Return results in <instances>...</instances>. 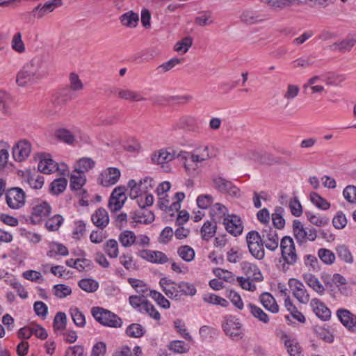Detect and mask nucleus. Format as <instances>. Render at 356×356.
Masks as SVG:
<instances>
[{
    "label": "nucleus",
    "mask_w": 356,
    "mask_h": 356,
    "mask_svg": "<svg viewBox=\"0 0 356 356\" xmlns=\"http://www.w3.org/2000/svg\"><path fill=\"white\" fill-rule=\"evenodd\" d=\"M49 72L47 60L42 57H35L17 72L15 83L19 87H30L36 84Z\"/></svg>",
    "instance_id": "nucleus-1"
},
{
    "label": "nucleus",
    "mask_w": 356,
    "mask_h": 356,
    "mask_svg": "<svg viewBox=\"0 0 356 356\" xmlns=\"http://www.w3.org/2000/svg\"><path fill=\"white\" fill-rule=\"evenodd\" d=\"M93 318L101 325L113 328H120L122 320L115 313L100 307H94L91 309Z\"/></svg>",
    "instance_id": "nucleus-2"
},
{
    "label": "nucleus",
    "mask_w": 356,
    "mask_h": 356,
    "mask_svg": "<svg viewBox=\"0 0 356 356\" xmlns=\"http://www.w3.org/2000/svg\"><path fill=\"white\" fill-rule=\"evenodd\" d=\"M222 328L225 334L233 341H238L244 336L243 325L238 318L233 315L223 317Z\"/></svg>",
    "instance_id": "nucleus-3"
},
{
    "label": "nucleus",
    "mask_w": 356,
    "mask_h": 356,
    "mask_svg": "<svg viewBox=\"0 0 356 356\" xmlns=\"http://www.w3.org/2000/svg\"><path fill=\"white\" fill-rule=\"evenodd\" d=\"M178 156L185 159L184 167L188 172H190L193 164L207 161L211 157L207 145L200 146L195 148L192 153L181 152Z\"/></svg>",
    "instance_id": "nucleus-4"
},
{
    "label": "nucleus",
    "mask_w": 356,
    "mask_h": 356,
    "mask_svg": "<svg viewBox=\"0 0 356 356\" xmlns=\"http://www.w3.org/2000/svg\"><path fill=\"white\" fill-rule=\"evenodd\" d=\"M293 236L298 244H302L307 241H314L317 237L316 229L312 227H304L299 220L293 221Z\"/></svg>",
    "instance_id": "nucleus-5"
},
{
    "label": "nucleus",
    "mask_w": 356,
    "mask_h": 356,
    "mask_svg": "<svg viewBox=\"0 0 356 356\" xmlns=\"http://www.w3.org/2000/svg\"><path fill=\"white\" fill-rule=\"evenodd\" d=\"M282 258L288 265L293 266L296 264L298 257L295 244L291 236H285L280 241Z\"/></svg>",
    "instance_id": "nucleus-6"
},
{
    "label": "nucleus",
    "mask_w": 356,
    "mask_h": 356,
    "mask_svg": "<svg viewBox=\"0 0 356 356\" xmlns=\"http://www.w3.org/2000/svg\"><path fill=\"white\" fill-rule=\"evenodd\" d=\"M246 241L249 251L255 259L261 260L265 257L264 243L260 234L257 231H250L246 236Z\"/></svg>",
    "instance_id": "nucleus-7"
},
{
    "label": "nucleus",
    "mask_w": 356,
    "mask_h": 356,
    "mask_svg": "<svg viewBox=\"0 0 356 356\" xmlns=\"http://www.w3.org/2000/svg\"><path fill=\"white\" fill-rule=\"evenodd\" d=\"M51 206L45 201L37 200L32 204L30 220L33 224H39L46 220L51 213Z\"/></svg>",
    "instance_id": "nucleus-8"
},
{
    "label": "nucleus",
    "mask_w": 356,
    "mask_h": 356,
    "mask_svg": "<svg viewBox=\"0 0 356 356\" xmlns=\"http://www.w3.org/2000/svg\"><path fill=\"white\" fill-rule=\"evenodd\" d=\"M6 202L9 208L19 209L26 202L25 192L19 187H13L6 192Z\"/></svg>",
    "instance_id": "nucleus-9"
},
{
    "label": "nucleus",
    "mask_w": 356,
    "mask_h": 356,
    "mask_svg": "<svg viewBox=\"0 0 356 356\" xmlns=\"http://www.w3.org/2000/svg\"><path fill=\"white\" fill-rule=\"evenodd\" d=\"M126 191V188L122 186L114 188L108 204V207L111 212H117L122 208L127 199Z\"/></svg>",
    "instance_id": "nucleus-10"
},
{
    "label": "nucleus",
    "mask_w": 356,
    "mask_h": 356,
    "mask_svg": "<svg viewBox=\"0 0 356 356\" xmlns=\"http://www.w3.org/2000/svg\"><path fill=\"white\" fill-rule=\"evenodd\" d=\"M260 238L266 248L270 251H275L279 246V236L277 231L270 227L263 229Z\"/></svg>",
    "instance_id": "nucleus-11"
},
{
    "label": "nucleus",
    "mask_w": 356,
    "mask_h": 356,
    "mask_svg": "<svg viewBox=\"0 0 356 356\" xmlns=\"http://www.w3.org/2000/svg\"><path fill=\"white\" fill-rule=\"evenodd\" d=\"M62 4V0L48 1L43 5L41 3L38 4L32 10L31 13L35 18L40 19L53 12L56 8L61 6Z\"/></svg>",
    "instance_id": "nucleus-12"
},
{
    "label": "nucleus",
    "mask_w": 356,
    "mask_h": 356,
    "mask_svg": "<svg viewBox=\"0 0 356 356\" xmlns=\"http://www.w3.org/2000/svg\"><path fill=\"white\" fill-rule=\"evenodd\" d=\"M38 170L44 174H51L56 171H60L62 175H65L67 171V166L64 163L60 167L53 159L49 157L44 156L40 161L38 165Z\"/></svg>",
    "instance_id": "nucleus-13"
},
{
    "label": "nucleus",
    "mask_w": 356,
    "mask_h": 356,
    "mask_svg": "<svg viewBox=\"0 0 356 356\" xmlns=\"http://www.w3.org/2000/svg\"><path fill=\"white\" fill-rule=\"evenodd\" d=\"M159 284L165 294L170 299L181 301L179 282H176L167 277L160 280Z\"/></svg>",
    "instance_id": "nucleus-14"
},
{
    "label": "nucleus",
    "mask_w": 356,
    "mask_h": 356,
    "mask_svg": "<svg viewBox=\"0 0 356 356\" xmlns=\"http://www.w3.org/2000/svg\"><path fill=\"white\" fill-rule=\"evenodd\" d=\"M289 286L293 291V296L300 303L307 304L309 302V295L302 282L293 278L289 280Z\"/></svg>",
    "instance_id": "nucleus-15"
},
{
    "label": "nucleus",
    "mask_w": 356,
    "mask_h": 356,
    "mask_svg": "<svg viewBox=\"0 0 356 356\" xmlns=\"http://www.w3.org/2000/svg\"><path fill=\"white\" fill-rule=\"evenodd\" d=\"M120 175L121 173L118 168H108L100 174L98 179L99 183L104 187L113 186L118 181Z\"/></svg>",
    "instance_id": "nucleus-16"
},
{
    "label": "nucleus",
    "mask_w": 356,
    "mask_h": 356,
    "mask_svg": "<svg viewBox=\"0 0 356 356\" xmlns=\"http://www.w3.org/2000/svg\"><path fill=\"white\" fill-rule=\"evenodd\" d=\"M31 152V145L26 140H19L13 148V158L17 161L27 159Z\"/></svg>",
    "instance_id": "nucleus-17"
},
{
    "label": "nucleus",
    "mask_w": 356,
    "mask_h": 356,
    "mask_svg": "<svg viewBox=\"0 0 356 356\" xmlns=\"http://www.w3.org/2000/svg\"><path fill=\"white\" fill-rule=\"evenodd\" d=\"M226 230L234 236L240 235L243 227L241 218L235 215H227V219L224 220L222 223Z\"/></svg>",
    "instance_id": "nucleus-18"
},
{
    "label": "nucleus",
    "mask_w": 356,
    "mask_h": 356,
    "mask_svg": "<svg viewBox=\"0 0 356 356\" xmlns=\"http://www.w3.org/2000/svg\"><path fill=\"white\" fill-rule=\"evenodd\" d=\"M214 187L222 193H227L232 196H237L239 189L233 184L222 177H216L213 179Z\"/></svg>",
    "instance_id": "nucleus-19"
},
{
    "label": "nucleus",
    "mask_w": 356,
    "mask_h": 356,
    "mask_svg": "<svg viewBox=\"0 0 356 356\" xmlns=\"http://www.w3.org/2000/svg\"><path fill=\"white\" fill-rule=\"evenodd\" d=\"M320 81L321 76L318 75L310 77L302 86L304 92L311 95L323 94L325 92V88L323 86L318 84Z\"/></svg>",
    "instance_id": "nucleus-20"
},
{
    "label": "nucleus",
    "mask_w": 356,
    "mask_h": 356,
    "mask_svg": "<svg viewBox=\"0 0 356 356\" xmlns=\"http://www.w3.org/2000/svg\"><path fill=\"white\" fill-rule=\"evenodd\" d=\"M310 306L315 314L321 320L327 321L330 318L331 312L330 309L319 299H312Z\"/></svg>",
    "instance_id": "nucleus-21"
},
{
    "label": "nucleus",
    "mask_w": 356,
    "mask_h": 356,
    "mask_svg": "<svg viewBox=\"0 0 356 356\" xmlns=\"http://www.w3.org/2000/svg\"><path fill=\"white\" fill-rule=\"evenodd\" d=\"M227 209L220 203H216L210 208L209 214L212 221L215 223H223L227 219Z\"/></svg>",
    "instance_id": "nucleus-22"
},
{
    "label": "nucleus",
    "mask_w": 356,
    "mask_h": 356,
    "mask_svg": "<svg viewBox=\"0 0 356 356\" xmlns=\"http://www.w3.org/2000/svg\"><path fill=\"white\" fill-rule=\"evenodd\" d=\"M139 255L150 262L165 264L168 261V257L162 252L144 250L140 252Z\"/></svg>",
    "instance_id": "nucleus-23"
},
{
    "label": "nucleus",
    "mask_w": 356,
    "mask_h": 356,
    "mask_svg": "<svg viewBox=\"0 0 356 356\" xmlns=\"http://www.w3.org/2000/svg\"><path fill=\"white\" fill-rule=\"evenodd\" d=\"M241 268L248 278H252L254 281L260 282L263 280L262 274L258 267L248 261L241 263Z\"/></svg>",
    "instance_id": "nucleus-24"
},
{
    "label": "nucleus",
    "mask_w": 356,
    "mask_h": 356,
    "mask_svg": "<svg viewBox=\"0 0 356 356\" xmlns=\"http://www.w3.org/2000/svg\"><path fill=\"white\" fill-rule=\"evenodd\" d=\"M337 316L343 325L349 329H356V316L348 310L339 309L337 311Z\"/></svg>",
    "instance_id": "nucleus-25"
},
{
    "label": "nucleus",
    "mask_w": 356,
    "mask_h": 356,
    "mask_svg": "<svg viewBox=\"0 0 356 356\" xmlns=\"http://www.w3.org/2000/svg\"><path fill=\"white\" fill-rule=\"evenodd\" d=\"M175 157L174 152H170L167 149H161L159 151L155 152L152 155V161L154 163L163 164L172 161Z\"/></svg>",
    "instance_id": "nucleus-26"
},
{
    "label": "nucleus",
    "mask_w": 356,
    "mask_h": 356,
    "mask_svg": "<svg viewBox=\"0 0 356 356\" xmlns=\"http://www.w3.org/2000/svg\"><path fill=\"white\" fill-rule=\"evenodd\" d=\"M91 220L94 225L100 228L107 226L109 222V218L106 209L100 208L92 215Z\"/></svg>",
    "instance_id": "nucleus-27"
},
{
    "label": "nucleus",
    "mask_w": 356,
    "mask_h": 356,
    "mask_svg": "<svg viewBox=\"0 0 356 356\" xmlns=\"http://www.w3.org/2000/svg\"><path fill=\"white\" fill-rule=\"evenodd\" d=\"M304 281L318 294L322 296L324 294L325 288L319 280L311 273H307L303 276Z\"/></svg>",
    "instance_id": "nucleus-28"
},
{
    "label": "nucleus",
    "mask_w": 356,
    "mask_h": 356,
    "mask_svg": "<svg viewBox=\"0 0 356 356\" xmlns=\"http://www.w3.org/2000/svg\"><path fill=\"white\" fill-rule=\"evenodd\" d=\"M72 99L71 92L68 90H63L53 96L51 102L56 108H58L65 105Z\"/></svg>",
    "instance_id": "nucleus-29"
},
{
    "label": "nucleus",
    "mask_w": 356,
    "mask_h": 356,
    "mask_svg": "<svg viewBox=\"0 0 356 356\" xmlns=\"http://www.w3.org/2000/svg\"><path fill=\"white\" fill-rule=\"evenodd\" d=\"M121 24L127 27L135 28L138 23L139 16L132 10L128 11L120 17Z\"/></svg>",
    "instance_id": "nucleus-30"
},
{
    "label": "nucleus",
    "mask_w": 356,
    "mask_h": 356,
    "mask_svg": "<svg viewBox=\"0 0 356 356\" xmlns=\"http://www.w3.org/2000/svg\"><path fill=\"white\" fill-rule=\"evenodd\" d=\"M260 301L262 305L273 313H277L279 311V307L277 305L275 298L269 293H264L260 296Z\"/></svg>",
    "instance_id": "nucleus-31"
},
{
    "label": "nucleus",
    "mask_w": 356,
    "mask_h": 356,
    "mask_svg": "<svg viewBox=\"0 0 356 356\" xmlns=\"http://www.w3.org/2000/svg\"><path fill=\"white\" fill-rule=\"evenodd\" d=\"M177 287L179 289L181 300H184L185 296H194L197 293L195 286L188 282H179Z\"/></svg>",
    "instance_id": "nucleus-32"
},
{
    "label": "nucleus",
    "mask_w": 356,
    "mask_h": 356,
    "mask_svg": "<svg viewBox=\"0 0 356 356\" xmlns=\"http://www.w3.org/2000/svg\"><path fill=\"white\" fill-rule=\"evenodd\" d=\"M134 219L136 222L149 224L154 220V215L151 211L140 208V210L135 212Z\"/></svg>",
    "instance_id": "nucleus-33"
},
{
    "label": "nucleus",
    "mask_w": 356,
    "mask_h": 356,
    "mask_svg": "<svg viewBox=\"0 0 356 356\" xmlns=\"http://www.w3.org/2000/svg\"><path fill=\"white\" fill-rule=\"evenodd\" d=\"M216 223L206 221L200 229L201 236L204 241L210 240L216 232Z\"/></svg>",
    "instance_id": "nucleus-34"
},
{
    "label": "nucleus",
    "mask_w": 356,
    "mask_h": 356,
    "mask_svg": "<svg viewBox=\"0 0 356 356\" xmlns=\"http://www.w3.org/2000/svg\"><path fill=\"white\" fill-rule=\"evenodd\" d=\"M180 129L192 131L197 126V119L191 115H185L180 118L177 124Z\"/></svg>",
    "instance_id": "nucleus-35"
},
{
    "label": "nucleus",
    "mask_w": 356,
    "mask_h": 356,
    "mask_svg": "<svg viewBox=\"0 0 356 356\" xmlns=\"http://www.w3.org/2000/svg\"><path fill=\"white\" fill-rule=\"evenodd\" d=\"M284 345L290 356H300L301 348L298 342L295 339H288L285 335Z\"/></svg>",
    "instance_id": "nucleus-36"
},
{
    "label": "nucleus",
    "mask_w": 356,
    "mask_h": 356,
    "mask_svg": "<svg viewBox=\"0 0 356 356\" xmlns=\"http://www.w3.org/2000/svg\"><path fill=\"white\" fill-rule=\"evenodd\" d=\"M168 348L175 353L184 354L189 351L190 346L183 341L173 340L168 344Z\"/></svg>",
    "instance_id": "nucleus-37"
},
{
    "label": "nucleus",
    "mask_w": 356,
    "mask_h": 356,
    "mask_svg": "<svg viewBox=\"0 0 356 356\" xmlns=\"http://www.w3.org/2000/svg\"><path fill=\"white\" fill-rule=\"evenodd\" d=\"M11 47L13 50L18 54H24L26 51L25 44L22 40V34L21 32H16L11 39Z\"/></svg>",
    "instance_id": "nucleus-38"
},
{
    "label": "nucleus",
    "mask_w": 356,
    "mask_h": 356,
    "mask_svg": "<svg viewBox=\"0 0 356 356\" xmlns=\"http://www.w3.org/2000/svg\"><path fill=\"white\" fill-rule=\"evenodd\" d=\"M284 209L282 207H276L272 214V220L275 227L282 229L284 227L285 220L283 218Z\"/></svg>",
    "instance_id": "nucleus-39"
},
{
    "label": "nucleus",
    "mask_w": 356,
    "mask_h": 356,
    "mask_svg": "<svg viewBox=\"0 0 356 356\" xmlns=\"http://www.w3.org/2000/svg\"><path fill=\"white\" fill-rule=\"evenodd\" d=\"M118 240L122 246L129 248L135 244L136 234L132 231L125 230L120 234Z\"/></svg>",
    "instance_id": "nucleus-40"
},
{
    "label": "nucleus",
    "mask_w": 356,
    "mask_h": 356,
    "mask_svg": "<svg viewBox=\"0 0 356 356\" xmlns=\"http://www.w3.org/2000/svg\"><path fill=\"white\" fill-rule=\"evenodd\" d=\"M284 305L294 319L300 323H304L305 321L304 315L299 312L297 307L293 304L290 297L285 298Z\"/></svg>",
    "instance_id": "nucleus-41"
},
{
    "label": "nucleus",
    "mask_w": 356,
    "mask_h": 356,
    "mask_svg": "<svg viewBox=\"0 0 356 356\" xmlns=\"http://www.w3.org/2000/svg\"><path fill=\"white\" fill-rule=\"evenodd\" d=\"M86 177L82 173L74 171L70 177V188L72 191H77L85 184Z\"/></svg>",
    "instance_id": "nucleus-42"
},
{
    "label": "nucleus",
    "mask_w": 356,
    "mask_h": 356,
    "mask_svg": "<svg viewBox=\"0 0 356 356\" xmlns=\"http://www.w3.org/2000/svg\"><path fill=\"white\" fill-rule=\"evenodd\" d=\"M120 98L133 102H140L145 100V98L141 96L139 93L129 89L120 90L118 92Z\"/></svg>",
    "instance_id": "nucleus-43"
},
{
    "label": "nucleus",
    "mask_w": 356,
    "mask_h": 356,
    "mask_svg": "<svg viewBox=\"0 0 356 356\" xmlns=\"http://www.w3.org/2000/svg\"><path fill=\"white\" fill-rule=\"evenodd\" d=\"M95 163L92 159L84 157L78 161L77 166L74 170L84 175L85 172L92 169L95 167Z\"/></svg>",
    "instance_id": "nucleus-44"
},
{
    "label": "nucleus",
    "mask_w": 356,
    "mask_h": 356,
    "mask_svg": "<svg viewBox=\"0 0 356 356\" xmlns=\"http://www.w3.org/2000/svg\"><path fill=\"white\" fill-rule=\"evenodd\" d=\"M104 250L110 258H117L119 254L117 241L115 239L108 240L104 245Z\"/></svg>",
    "instance_id": "nucleus-45"
},
{
    "label": "nucleus",
    "mask_w": 356,
    "mask_h": 356,
    "mask_svg": "<svg viewBox=\"0 0 356 356\" xmlns=\"http://www.w3.org/2000/svg\"><path fill=\"white\" fill-rule=\"evenodd\" d=\"M67 180L64 177L54 179L50 185V191L54 195L62 193L66 188Z\"/></svg>",
    "instance_id": "nucleus-46"
},
{
    "label": "nucleus",
    "mask_w": 356,
    "mask_h": 356,
    "mask_svg": "<svg viewBox=\"0 0 356 356\" xmlns=\"http://www.w3.org/2000/svg\"><path fill=\"white\" fill-rule=\"evenodd\" d=\"M67 325V317L64 312H58L54 319L53 326L56 332L63 331Z\"/></svg>",
    "instance_id": "nucleus-47"
},
{
    "label": "nucleus",
    "mask_w": 356,
    "mask_h": 356,
    "mask_svg": "<svg viewBox=\"0 0 356 356\" xmlns=\"http://www.w3.org/2000/svg\"><path fill=\"white\" fill-rule=\"evenodd\" d=\"M145 333V329L139 323H132L129 325L126 330V334L133 338L141 337Z\"/></svg>",
    "instance_id": "nucleus-48"
},
{
    "label": "nucleus",
    "mask_w": 356,
    "mask_h": 356,
    "mask_svg": "<svg viewBox=\"0 0 356 356\" xmlns=\"http://www.w3.org/2000/svg\"><path fill=\"white\" fill-rule=\"evenodd\" d=\"M248 307L254 318L264 323H268L269 322L268 316L260 307L252 303L248 304Z\"/></svg>",
    "instance_id": "nucleus-49"
},
{
    "label": "nucleus",
    "mask_w": 356,
    "mask_h": 356,
    "mask_svg": "<svg viewBox=\"0 0 356 356\" xmlns=\"http://www.w3.org/2000/svg\"><path fill=\"white\" fill-rule=\"evenodd\" d=\"M192 44L193 38L190 36H187L178 41L175 44L174 49L181 54H184L188 51L189 48L192 46Z\"/></svg>",
    "instance_id": "nucleus-50"
},
{
    "label": "nucleus",
    "mask_w": 356,
    "mask_h": 356,
    "mask_svg": "<svg viewBox=\"0 0 356 356\" xmlns=\"http://www.w3.org/2000/svg\"><path fill=\"white\" fill-rule=\"evenodd\" d=\"M179 256L185 261H192L195 258V251L189 245H181L177 250Z\"/></svg>",
    "instance_id": "nucleus-51"
},
{
    "label": "nucleus",
    "mask_w": 356,
    "mask_h": 356,
    "mask_svg": "<svg viewBox=\"0 0 356 356\" xmlns=\"http://www.w3.org/2000/svg\"><path fill=\"white\" fill-rule=\"evenodd\" d=\"M70 313L73 322L77 327H83L86 325L85 316L77 307L70 308Z\"/></svg>",
    "instance_id": "nucleus-52"
},
{
    "label": "nucleus",
    "mask_w": 356,
    "mask_h": 356,
    "mask_svg": "<svg viewBox=\"0 0 356 356\" xmlns=\"http://www.w3.org/2000/svg\"><path fill=\"white\" fill-rule=\"evenodd\" d=\"M12 99L10 95L5 90L0 89V111L9 113Z\"/></svg>",
    "instance_id": "nucleus-53"
},
{
    "label": "nucleus",
    "mask_w": 356,
    "mask_h": 356,
    "mask_svg": "<svg viewBox=\"0 0 356 356\" xmlns=\"http://www.w3.org/2000/svg\"><path fill=\"white\" fill-rule=\"evenodd\" d=\"M310 200L314 204L321 209L327 210L330 207V204L317 193H311Z\"/></svg>",
    "instance_id": "nucleus-54"
},
{
    "label": "nucleus",
    "mask_w": 356,
    "mask_h": 356,
    "mask_svg": "<svg viewBox=\"0 0 356 356\" xmlns=\"http://www.w3.org/2000/svg\"><path fill=\"white\" fill-rule=\"evenodd\" d=\"M79 286L88 293L96 291L99 287L98 282L92 279H82L79 282Z\"/></svg>",
    "instance_id": "nucleus-55"
},
{
    "label": "nucleus",
    "mask_w": 356,
    "mask_h": 356,
    "mask_svg": "<svg viewBox=\"0 0 356 356\" xmlns=\"http://www.w3.org/2000/svg\"><path fill=\"white\" fill-rule=\"evenodd\" d=\"M241 19L248 24H253L263 21L259 15L249 10L244 11L241 16Z\"/></svg>",
    "instance_id": "nucleus-56"
},
{
    "label": "nucleus",
    "mask_w": 356,
    "mask_h": 356,
    "mask_svg": "<svg viewBox=\"0 0 356 356\" xmlns=\"http://www.w3.org/2000/svg\"><path fill=\"white\" fill-rule=\"evenodd\" d=\"M63 222V218L61 216L55 215L46 221L45 226L49 231H56L59 229Z\"/></svg>",
    "instance_id": "nucleus-57"
},
{
    "label": "nucleus",
    "mask_w": 356,
    "mask_h": 356,
    "mask_svg": "<svg viewBox=\"0 0 356 356\" xmlns=\"http://www.w3.org/2000/svg\"><path fill=\"white\" fill-rule=\"evenodd\" d=\"M149 296L152 297L161 307L163 309L170 308V301L166 299L161 293L155 290L151 291H149Z\"/></svg>",
    "instance_id": "nucleus-58"
},
{
    "label": "nucleus",
    "mask_w": 356,
    "mask_h": 356,
    "mask_svg": "<svg viewBox=\"0 0 356 356\" xmlns=\"http://www.w3.org/2000/svg\"><path fill=\"white\" fill-rule=\"evenodd\" d=\"M318 256L320 259L326 264H332L335 260L334 254L331 250L325 248L319 249Z\"/></svg>",
    "instance_id": "nucleus-59"
},
{
    "label": "nucleus",
    "mask_w": 356,
    "mask_h": 356,
    "mask_svg": "<svg viewBox=\"0 0 356 356\" xmlns=\"http://www.w3.org/2000/svg\"><path fill=\"white\" fill-rule=\"evenodd\" d=\"M140 311L141 312H145L154 320L159 321L161 318L160 313L154 307V306L148 301L143 304L142 308L140 309Z\"/></svg>",
    "instance_id": "nucleus-60"
},
{
    "label": "nucleus",
    "mask_w": 356,
    "mask_h": 356,
    "mask_svg": "<svg viewBox=\"0 0 356 356\" xmlns=\"http://www.w3.org/2000/svg\"><path fill=\"white\" fill-rule=\"evenodd\" d=\"M226 296L229 299L231 302L238 309H243V302L241 296L234 290H227Z\"/></svg>",
    "instance_id": "nucleus-61"
},
{
    "label": "nucleus",
    "mask_w": 356,
    "mask_h": 356,
    "mask_svg": "<svg viewBox=\"0 0 356 356\" xmlns=\"http://www.w3.org/2000/svg\"><path fill=\"white\" fill-rule=\"evenodd\" d=\"M56 138L67 144H72L74 140V135L67 129H60L56 133Z\"/></svg>",
    "instance_id": "nucleus-62"
},
{
    "label": "nucleus",
    "mask_w": 356,
    "mask_h": 356,
    "mask_svg": "<svg viewBox=\"0 0 356 356\" xmlns=\"http://www.w3.org/2000/svg\"><path fill=\"white\" fill-rule=\"evenodd\" d=\"M53 293L54 294L59 298H63L67 296H69L72 293V289L70 286H66L63 284H56L53 287Z\"/></svg>",
    "instance_id": "nucleus-63"
},
{
    "label": "nucleus",
    "mask_w": 356,
    "mask_h": 356,
    "mask_svg": "<svg viewBox=\"0 0 356 356\" xmlns=\"http://www.w3.org/2000/svg\"><path fill=\"white\" fill-rule=\"evenodd\" d=\"M344 198L350 203L356 202V186L353 185L347 186L343 191Z\"/></svg>",
    "instance_id": "nucleus-64"
}]
</instances>
